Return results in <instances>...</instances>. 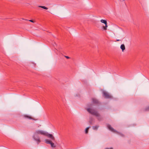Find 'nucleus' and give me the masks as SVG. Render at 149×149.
Here are the masks:
<instances>
[{
  "label": "nucleus",
  "instance_id": "obj_1",
  "mask_svg": "<svg viewBox=\"0 0 149 149\" xmlns=\"http://www.w3.org/2000/svg\"><path fill=\"white\" fill-rule=\"evenodd\" d=\"M39 134L46 136L48 138L51 139L53 141H55V137L52 134L45 132L42 130H37L34 133L33 138L34 140L36 141L38 144H39L41 141L40 137L38 136Z\"/></svg>",
  "mask_w": 149,
  "mask_h": 149
},
{
  "label": "nucleus",
  "instance_id": "obj_2",
  "mask_svg": "<svg viewBox=\"0 0 149 149\" xmlns=\"http://www.w3.org/2000/svg\"><path fill=\"white\" fill-rule=\"evenodd\" d=\"M85 109L89 113L91 114L95 115L97 117V118L98 120L101 121L102 120V118L101 117L100 114L98 113L94 109H91L90 108H85Z\"/></svg>",
  "mask_w": 149,
  "mask_h": 149
},
{
  "label": "nucleus",
  "instance_id": "obj_3",
  "mask_svg": "<svg viewBox=\"0 0 149 149\" xmlns=\"http://www.w3.org/2000/svg\"><path fill=\"white\" fill-rule=\"evenodd\" d=\"M51 140H49L48 139H46L45 140V141L46 143L47 144H50L51 145V147L53 148H55L56 147V146L52 142V141L54 142L55 140L53 141L51 139Z\"/></svg>",
  "mask_w": 149,
  "mask_h": 149
},
{
  "label": "nucleus",
  "instance_id": "obj_4",
  "mask_svg": "<svg viewBox=\"0 0 149 149\" xmlns=\"http://www.w3.org/2000/svg\"><path fill=\"white\" fill-rule=\"evenodd\" d=\"M103 96L104 98L107 99H110L112 98V96L105 91L102 92Z\"/></svg>",
  "mask_w": 149,
  "mask_h": 149
},
{
  "label": "nucleus",
  "instance_id": "obj_5",
  "mask_svg": "<svg viewBox=\"0 0 149 149\" xmlns=\"http://www.w3.org/2000/svg\"><path fill=\"white\" fill-rule=\"evenodd\" d=\"M107 127L108 128L111 132L118 133V132L116 130H114L111 126L110 125L108 124L107 125Z\"/></svg>",
  "mask_w": 149,
  "mask_h": 149
},
{
  "label": "nucleus",
  "instance_id": "obj_6",
  "mask_svg": "<svg viewBox=\"0 0 149 149\" xmlns=\"http://www.w3.org/2000/svg\"><path fill=\"white\" fill-rule=\"evenodd\" d=\"M23 118L28 119H33L30 116L27 115H23L22 116Z\"/></svg>",
  "mask_w": 149,
  "mask_h": 149
},
{
  "label": "nucleus",
  "instance_id": "obj_7",
  "mask_svg": "<svg viewBox=\"0 0 149 149\" xmlns=\"http://www.w3.org/2000/svg\"><path fill=\"white\" fill-rule=\"evenodd\" d=\"M92 101L95 104H97L98 103V100H97V99H95V98H92Z\"/></svg>",
  "mask_w": 149,
  "mask_h": 149
},
{
  "label": "nucleus",
  "instance_id": "obj_8",
  "mask_svg": "<svg viewBox=\"0 0 149 149\" xmlns=\"http://www.w3.org/2000/svg\"><path fill=\"white\" fill-rule=\"evenodd\" d=\"M120 48L123 52L125 49V47L124 44H122L120 46Z\"/></svg>",
  "mask_w": 149,
  "mask_h": 149
},
{
  "label": "nucleus",
  "instance_id": "obj_9",
  "mask_svg": "<svg viewBox=\"0 0 149 149\" xmlns=\"http://www.w3.org/2000/svg\"><path fill=\"white\" fill-rule=\"evenodd\" d=\"M99 127V126L96 125L95 126H93L92 128H93V130H97L98 129Z\"/></svg>",
  "mask_w": 149,
  "mask_h": 149
},
{
  "label": "nucleus",
  "instance_id": "obj_10",
  "mask_svg": "<svg viewBox=\"0 0 149 149\" xmlns=\"http://www.w3.org/2000/svg\"><path fill=\"white\" fill-rule=\"evenodd\" d=\"M38 7H39V8H43L45 9H46V10H47L48 8L45 6H38Z\"/></svg>",
  "mask_w": 149,
  "mask_h": 149
},
{
  "label": "nucleus",
  "instance_id": "obj_11",
  "mask_svg": "<svg viewBox=\"0 0 149 149\" xmlns=\"http://www.w3.org/2000/svg\"><path fill=\"white\" fill-rule=\"evenodd\" d=\"M100 22L102 23L105 24H107V21L106 20H104V19H101L100 20Z\"/></svg>",
  "mask_w": 149,
  "mask_h": 149
},
{
  "label": "nucleus",
  "instance_id": "obj_12",
  "mask_svg": "<svg viewBox=\"0 0 149 149\" xmlns=\"http://www.w3.org/2000/svg\"><path fill=\"white\" fill-rule=\"evenodd\" d=\"M90 128V127H87L85 130V133L87 134L88 132V130Z\"/></svg>",
  "mask_w": 149,
  "mask_h": 149
},
{
  "label": "nucleus",
  "instance_id": "obj_13",
  "mask_svg": "<svg viewBox=\"0 0 149 149\" xmlns=\"http://www.w3.org/2000/svg\"><path fill=\"white\" fill-rule=\"evenodd\" d=\"M144 111H149V106L146 107L143 110Z\"/></svg>",
  "mask_w": 149,
  "mask_h": 149
},
{
  "label": "nucleus",
  "instance_id": "obj_14",
  "mask_svg": "<svg viewBox=\"0 0 149 149\" xmlns=\"http://www.w3.org/2000/svg\"><path fill=\"white\" fill-rule=\"evenodd\" d=\"M105 26H103V29L104 30H107V27L108 26L107 25V24H105Z\"/></svg>",
  "mask_w": 149,
  "mask_h": 149
},
{
  "label": "nucleus",
  "instance_id": "obj_15",
  "mask_svg": "<svg viewBox=\"0 0 149 149\" xmlns=\"http://www.w3.org/2000/svg\"><path fill=\"white\" fill-rule=\"evenodd\" d=\"M26 20H27V21H29L30 22H31L32 23H34V21H33V20H27V19H26Z\"/></svg>",
  "mask_w": 149,
  "mask_h": 149
},
{
  "label": "nucleus",
  "instance_id": "obj_16",
  "mask_svg": "<svg viewBox=\"0 0 149 149\" xmlns=\"http://www.w3.org/2000/svg\"><path fill=\"white\" fill-rule=\"evenodd\" d=\"M65 57L67 59H69L70 58V57L68 56H65Z\"/></svg>",
  "mask_w": 149,
  "mask_h": 149
},
{
  "label": "nucleus",
  "instance_id": "obj_17",
  "mask_svg": "<svg viewBox=\"0 0 149 149\" xmlns=\"http://www.w3.org/2000/svg\"><path fill=\"white\" fill-rule=\"evenodd\" d=\"M88 106L89 107H91L92 106V104H88Z\"/></svg>",
  "mask_w": 149,
  "mask_h": 149
},
{
  "label": "nucleus",
  "instance_id": "obj_18",
  "mask_svg": "<svg viewBox=\"0 0 149 149\" xmlns=\"http://www.w3.org/2000/svg\"><path fill=\"white\" fill-rule=\"evenodd\" d=\"M120 135L122 136H124V135L122 134H119Z\"/></svg>",
  "mask_w": 149,
  "mask_h": 149
},
{
  "label": "nucleus",
  "instance_id": "obj_19",
  "mask_svg": "<svg viewBox=\"0 0 149 149\" xmlns=\"http://www.w3.org/2000/svg\"><path fill=\"white\" fill-rule=\"evenodd\" d=\"M105 149H113V148H105Z\"/></svg>",
  "mask_w": 149,
  "mask_h": 149
},
{
  "label": "nucleus",
  "instance_id": "obj_20",
  "mask_svg": "<svg viewBox=\"0 0 149 149\" xmlns=\"http://www.w3.org/2000/svg\"><path fill=\"white\" fill-rule=\"evenodd\" d=\"M90 123L91 124V123H92V122H91V121H90Z\"/></svg>",
  "mask_w": 149,
  "mask_h": 149
},
{
  "label": "nucleus",
  "instance_id": "obj_21",
  "mask_svg": "<svg viewBox=\"0 0 149 149\" xmlns=\"http://www.w3.org/2000/svg\"><path fill=\"white\" fill-rule=\"evenodd\" d=\"M119 40H117V41H119Z\"/></svg>",
  "mask_w": 149,
  "mask_h": 149
},
{
  "label": "nucleus",
  "instance_id": "obj_22",
  "mask_svg": "<svg viewBox=\"0 0 149 149\" xmlns=\"http://www.w3.org/2000/svg\"><path fill=\"white\" fill-rule=\"evenodd\" d=\"M125 1V0H122V1Z\"/></svg>",
  "mask_w": 149,
  "mask_h": 149
}]
</instances>
